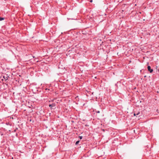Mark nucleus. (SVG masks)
<instances>
[{
    "instance_id": "obj_10",
    "label": "nucleus",
    "mask_w": 159,
    "mask_h": 159,
    "mask_svg": "<svg viewBox=\"0 0 159 159\" xmlns=\"http://www.w3.org/2000/svg\"><path fill=\"white\" fill-rule=\"evenodd\" d=\"M93 2V0H90V2Z\"/></svg>"
},
{
    "instance_id": "obj_9",
    "label": "nucleus",
    "mask_w": 159,
    "mask_h": 159,
    "mask_svg": "<svg viewBox=\"0 0 159 159\" xmlns=\"http://www.w3.org/2000/svg\"><path fill=\"white\" fill-rule=\"evenodd\" d=\"M3 78H4V79L5 80H7V79L5 78V76H3Z\"/></svg>"
},
{
    "instance_id": "obj_6",
    "label": "nucleus",
    "mask_w": 159,
    "mask_h": 159,
    "mask_svg": "<svg viewBox=\"0 0 159 159\" xmlns=\"http://www.w3.org/2000/svg\"><path fill=\"white\" fill-rule=\"evenodd\" d=\"M79 138L80 139H82L83 137L82 136H79Z\"/></svg>"
},
{
    "instance_id": "obj_7",
    "label": "nucleus",
    "mask_w": 159,
    "mask_h": 159,
    "mask_svg": "<svg viewBox=\"0 0 159 159\" xmlns=\"http://www.w3.org/2000/svg\"><path fill=\"white\" fill-rule=\"evenodd\" d=\"M134 115L135 116H136V112H134Z\"/></svg>"
},
{
    "instance_id": "obj_5",
    "label": "nucleus",
    "mask_w": 159,
    "mask_h": 159,
    "mask_svg": "<svg viewBox=\"0 0 159 159\" xmlns=\"http://www.w3.org/2000/svg\"><path fill=\"white\" fill-rule=\"evenodd\" d=\"M79 142H80V141L79 140L77 141L75 143V145H77L79 143Z\"/></svg>"
},
{
    "instance_id": "obj_4",
    "label": "nucleus",
    "mask_w": 159,
    "mask_h": 159,
    "mask_svg": "<svg viewBox=\"0 0 159 159\" xmlns=\"http://www.w3.org/2000/svg\"><path fill=\"white\" fill-rule=\"evenodd\" d=\"M5 18L3 17H0V21H2L4 20Z\"/></svg>"
},
{
    "instance_id": "obj_1",
    "label": "nucleus",
    "mask_w": 159,
    "mask_h": 159,
    "mask_svg": "<svg viewBox=\"0 0 159 159\" xmlns=\"http://www.w3.org/2000/svg\"><path fill=\"white\" fill-rule=\"evenodd\" d=\"M148 70L150 73H152L153 72V69H151V67L149 66H148Z\"/></svg>"
},
{
    "instance_id": "obj_2",
    "label": "nucleus",
    "mask_w": 159,
    "mask_h": 159,
    "mask_svg": "<svg viewBox=\"0 0 159 159\" xmlns=\"http://www.w3.org/2000/svg\"><path fill=\"white\" fill-rule=\"evenodd\" d=\"M55 106V103H52V104H50L49 105V107H54Z\"/></svg>"
},
{
    "instance_id": "obj_11",
    "label": "nucleus",
    "mask_w": 159,
    "mask_h": 159,
    "mask_svg": "<svg viewBox=\"0 0 159 159\" xmlns=\"http://www.w3.org/2000/svg\"><path fill=\"white\" fill-rule=\"evenodd\" d=\"M33 58H34L35 57L34 56H32Z\"/></svg>"
},
{
    "instance_id": "obj_3",
    "label": "nucleus",
    "mask_w": 159,
    "mask_h": 159,
    "mask_svg": "<svg viewBox=\"0 0 159 159\" xmlns=\"http://www.w3.org/2000/svg\"><path fill=\"white\" fill-rule=\"evenodd\" d=\"M140 113L139 112H136V116L139 117L140 116Z\"/></svg>"
},
{
    "instance_id": "obj_8",
    "label": "nucleus",
    "mask_w": 159,
    "mask_h": 159,
    "mask_svg": "<svg viewBox=\"0 0 159 159\" xmlns=\"http://www.w3.org/2000/svg\"><path fill=\"white\" fill-rule=\"evenodd\" d=\"M100 111H96V112L97 113H100Z\"/></svg>"
}]
</instances>
